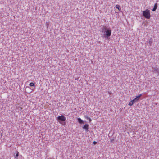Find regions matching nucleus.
Wrapping results in <instances>:
<instances>
[{
  "instance_id": "1",
  "label": "nucleus",
  "mask_w": 159,
  "mask_h": 159,
  "mask_svg": "<svg viewBox=\"0 0 159 159\" xmlns=\"http://www.w3.org/2000/svg\"><path fill=\"white\" fill-rule=\"evenodd\" d=\"M102 31L105 33L104 35L107 38L109 37L111 34V31L110 28H107L106 26H103L101 28Z\"/></svg>"
},
{
  "instance_id": "2",
  "label": "nucleus",
  "mask_w": 159,
  "mask_h": 159,
  "mask_svg": "<svg viewBox=\"0 0 159 159\" xmlns=\"http://www.w3.org/2000/svg\"><path fill=\"white\" fill-rule=\"evenodd\" d=\"M143 15L144 17L147 19H149L151 17L150 10L147 9L143 12Z\"/></svg>"
},
{
  "instance_id": "3",
  "label": "nucleus",
  "mask_w": 159,
  "mask_h": 159,
  "mask_svg": "<svg viewBox=\"0 0 159 159\" xmlns=\"http://www.w3.org/2000/svg\"><path fill=\"white\" fill-rule=\"evenodd\" d=\"M57 120L59 121H65L66 120L65 117L63 115L59 116L57 117Z\"/></svg>"
},
{
  "instance_id": "4",
  "label": "nucleus",
  "mask_w": 159,
  "mask_h": 159,
  "mask_svg": "<svg viewBox=\"0 0 159 159\" xmlns=\"http://www.w3.org/2000/svg\"><path fill=\"white\" fill-rule=\"evenodd\" d=\"M89 125L88 124H86L82 127L83 129H85L86 131H88Z\"/></svg>"
},
{
  "instance_id": "5",
  "label": "nucleus",
  "mask_w": 159,
  "mask_h": 159,
  "mask_svg": "<svg viewBox=\"0 0 159 159\" xmlns=\"http://www.w3.org/2000/svg\"><path fill=\"white\" fill-rule=\"evenodd\" d=\"M142 94H140L139 95L136 96V98L134 99V101H135L136 102L138 101L139 100V98L141 96Z\"/></svg>"
},
{
  "instance_id": "6",
  "label": "nucleus",
  "mask_w": 159,
  "mask_h": 159,
  "mask_svg": "<svg viewBox=\"0 0 159 159\" xmlns=\"http://www.w3.org/2000/svg\"><path fill=\"white\" fill-rule=\"evenodd\" d=\"M135 102H136L135 101H134V99L130 102L128 104V105L130 106H131Z\"/></svg>"
},
{
  "instance_id": "7",
  "label": "nucleus",
  "mask_w": 159,
  "mask_h": 159,
  "mask_svg": "<svg viewBox=\"0 0 159 159\" xmlns=\"http://www.w3.org/2000/svg\"><path fill=\"white\" fill-rule=\"evenodd\" d=\"M77 120H78V122H79V123L80 124H82L84 123L83 121L80 118H78Z\"/></svg>"
},
{
  "instance_id": "8",
  "label": "nucleus",
  "mask_w": 159,
  "mask_h": 159,
  "mask_svg": "<svg viewBox=\"0 0 159 159\" xmlns=\"http://www.w3.org/2000/svg\"><path fill=\"white\" fill-rule=\"evenodd\" d=\"M157 3H155L154 4V7H153V9L152 10V11H155L156 9L157 8Z\"/></svg>"
},
{
  "instance_id": "9",
  "label": "nucleus",
  "mask_w": 159,
  "mask_h": 159,
  "mask_svg": "<svg viewBox=\"0 0 159 159\" xmlns=\"http://www.w3.org/2000/svg\"><path fill=\"white\" fill-rule=\"evenodd\" d=\"M116 7L117 8V9H118V10L119 11H121V8L120 7V6L119 5H116Z\"/></svg>"
},
{
  "instance_id": "10",
  "label": "nucleus",
  "mask_w": 159,
  "mask_h": 159,
  "mask_svg": "<svg viewBox=\"0 0 159 159\" xmlns=\"http://www.w3.org/2000/svg\"><path fill=\"white\" fill-rule=\"evenodd\" d=\"M34 85V84L33 82H31L29 84V85L30 87L33 86Z\"/></svg>"
},
{
  "instance_id": "11",
  "label": "nucleus",
  "mask_w": 159,
  "mask_h": 159,
  "mask_svg": "<svg viewBox=\"0 0 159 159\" xmlns=\"http://www.w3.org/2000/svg\"><path fill=\"white\" fill-rule=\"evenodd\" d=\"M86 118L88 119L89 122H91L92 121V120L90 118L88 117H86Z\"/></svg>"
},
{
  "instance_id": "12",
  "label": "nucleus",
  "mask_w": 159,
  "mask_h": 159,
  "mask_svg": "<svg viewBox=\"0 0 159 159\" xmlns=\"http://www.w3.org/2000/svg\"><path fill=\"white\" fill-rule=\"evenodd\" d=\"M18 156H19V152H18L17 151L16 152V157H17Z\"/></svg>"
},
{
  "instance_id": "13",
  "label": "nucleus",
  "mask_w": 159,
  "mask_h": 159,
  "mask_svg": "<svg viewBox=\"0 0 159 159\" xmlns=\"http://www.w3.org/2000/svg\"><path fill=\"white\" fill-rule=\"evenodd\" d=\"M93 143L94 144H97V143L96 141H94L93 142Z\"/></svg>"
},
{
  "instance_id": "14",
  "label": "nucleus",
  "mask_w": 159,
  "mask_h": 159,
  "mask_svg": "<svg viewBox=\"0 0 159 159\" xmlns=\"http://www.w3.org/2000/svg\"><path fill=\"white\" fill-rule=\"evenodd\" d=\"M114 141V139H111V142H112Z\"/></svg>"
},
{
  "instance_id": "15",
  "label": "nucleus",
  "mask_w": 159,
  "mask_h": 159,
  "mask_svg": "<svg viewBox=\"0 0 159 159\" xmlns=\"http://www.w3.org/2000/svg\"><path fill=\"white\" fill-rule=\"evenodd\" d=\"M149 42L150 44H151V43H152V42L151 41H149Z\"/></svg>"
}]
</instances>
